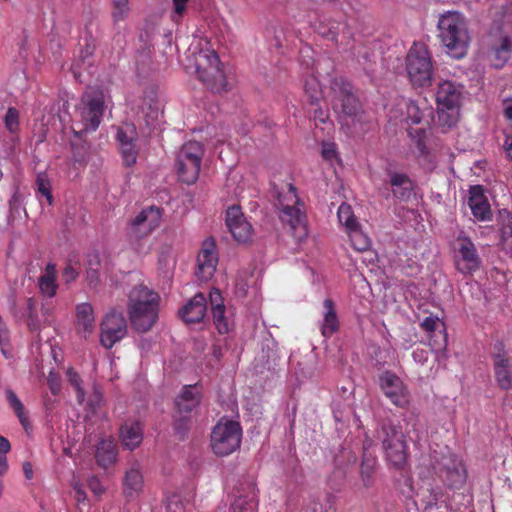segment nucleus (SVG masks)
I'll use <instances>...</instances> for the list:
<instances>
[{
  "label": "nucleus",
  "mask_w": 512,
  "mask_h": 512,
  "mask_svg": "<svg viewBox=\"0 0 512 512\" xmlns=\"http://www.w3.org/2000/svg\"><path fill=\"white\" fill-rule=\"evenodd\" d=\"M143 488V477L141 472L136 468H131L126 471L123 478V493L126 498L134 499Z\"/></svg>",
  "instance_id": "obj_27"
},
{
  "label": "nucleus",
  "mask_w": 512,
  "mask_h": 512,
  "mask_svg": "<svg viewBox=\"0 0 512 512\" xmlns=\"http://www.w3.org/2000/svg\"><path fill=\"white\" fill-rule=\"evenodd\" d=\"M188 0H173V14H172V20L174 22H179L184 13L186 12V6H187Z\"/></svg>",
  "instance_id": "obj_59"
},
{
  "label": "nucleus",
  "mask_w": 512,
  "mask_h": 512,
  "mask_svg": "<svg viewBox=\"0 0 512 512\" xmlns=\"http://www.w3.org/2000/svg\"><path fill=\"white\" fill-rule=\"evenodd\" d=\"M201 164L191 161H183L176 158L175 168L178 174L179 180L187 185L194 184L200 172Z\"/></svg>",
  "instance_id": "obj_29"
},
{
  "label": "nucleus",
  "mask_w": 512,
  "mask_h": 512,
  "mask_svg": "<svg viewBox=\"0 0 512 512\" xmlns=\"http://www.w3.org/2000/svg\"><path fill=\"white\" fill-rule=\"evenodd\" d=\"M87 131H76L73 128L74 139L70 141L72 157L75 163L85 164L88 160L90 145L82 139L83 134Z\"/></svg>",
  "instance_id": "obj_30"
},
{
  "label": "nucleus",
  "mask_w": 512,
  "mask_h": 512,
  "mask_svg": "<svg viewBox=\"0 0 512 512\" xmlns=\"http://www.w3.org/2000/svg\"><path fill=\"white\" fill-rule=\"evenodd\" d=\"M137 138L138 134L134 124H125L124 126L118 127L116 139L120 146L134 144Z\"/></svg>",
  "instance_id": "obj_38"
},
{
  "label": "nucleus",
  "mask_w": 512,
  "mask_h": 512,
  "mask_svg": "<svg viewBox=\"0 0 512 512\" xmlns=\"http://www.w3.org/2000/svg\"><path fill=\"white\" fill-rule=\"evenodd\" d=\"M86 281L90 288H97L100 285L101 259L98 252L94 251L86 255Z\"/></svg>",
  "instance_id": "obj_31"
},
{
  "label": "nucleus",
  "mask_w": 512,
  "mask_h": 512,
  "mask_svg": "<svg viewBox=\"0 0 512 512\" xmlns=\"http://www.w3.org/2000/svg\"><path fill=\"white\" fill-rule=\"evenodd\" d=\"M462 262H457V269L462 273H471L480 267L481 261L473 242L466 238L459 249Z\"/></svg>",
  "instance_id": "obj_20"
},
{
  "label": "nucleus",
  "mask_w": 512,
  "mask_h": 512,
  "mask_svg": "<svg viewBox=\"0 0 512 512\" xmlns=\"http://www.w3.org/2000/svg\"><path fill=\"white\" fill-rule=\"evenodd\" d=\"M176 407L178 409L177 415H190L191 411L197 406L192 405L190 401L176 399L175 401Z\"/></svg>",
  "instance_id": "obj_63"
},
{
  "label": "nucleus",
  "mask_w": 512,
  "mask_h": 512,
  "mask_svg": "<svg viewBox=\"0 0 512 512\" xmlns=\"http://www.w3.org/2000/svg\"><path fill=\"white\" fill-rule=\"evenodd\" d=\"M192 426V418L190 415H174L173 435L179 441L188 438Z\"/></svg>",
  "instance_id": "obj_36"
},
{
  "label": "nucleus",
  "mask_w": 512,
  "mask_h": 512,
  "mask_svg": "<svg viewBox=\"0 0 512 512\" xmlns=\"http://www.w3.org/2000/svg\"><path fill=\"white\" fill-rule=\"evenodd\" d=\"M512 365H503L494 367L495 379L502 390H508L512 387V374L510 368Z\"/></svg>",
  "instance_id": "obj_41"
},
{
  "label": "nucleus",
  "mask_w": 512,
  "mask_h": 512,
  "mask_svg": "<svg viewBox=\"0 0 512 512\" xmlns=\"http://www.w3.org/2000/svg\"><path fill=\"white\" fill-rule=\"evenodd\" d=\"M512 52V41L509 36H503L498 42L493 43L490 50V57L493 65L501 68L509 60Z\"/></svg>",
  "instance_id": "obj_25"
},
{
  "label": "nucleus",
  "mask_w": 512,
  "mask_h": 512,
  "mask_svg": "<svg viewBox=\"0 0 512 512\" xmlns=\"http://www.w3.org/2000/svg\"><path fill=\"white\" fill-rule=\"evenodd\" d=\"M172 248L170 246H163L160 249L158 264L161 269L167 268L171 262Z\"/></svg>",
  "instance_id": "obj_60"
},
{
  "label": "nucleus",
  "mask_w": 512,
  "mask_h": 512,
  "mask_svg": "<svg viewBox=\"0 0 512 512\" xmlns=\"http://www.w3.org/2000/svg\"><path fill=\"white\" fill-rule=\"evenodd\" d=\"M196 73L199 80L213 93L229 90L223 64L215 51L200 52L196 60Z\"/></svg>",
  "instance_id": "obj_5"
},
{
  "label": "nucleus",
  "mask_w": 512,
  "mask_h": 512,
  "mask_svg": "<svg viewBox=\"0 0 512 512\" xmlns=\"http://www.w3.org/2000/svg\"><path fill=\"white\" fill-rule=\"evenodd\" d=\"M112 17L115 22L123 20L129 11L128 0H112Z\"/></svg>",
  "instance_id": "obj_53"
},
{
  "label": "nucleus",
  "mask_w": 512,
  "mask_h": 512,
  "mask_svg": "<svg viewBox=\"0 0 512 512\" xmlns=\"http://www.w3.org/2000/svg\"><path fill=\"white\" fill-rule=\"evenodd\" d=\"M408 134L415 142V145H416L417 149L420 151V153L423 155L426 154L427 146H426V142H425V130L422 128L409 129Z\"/></svg>",
  "instance_id": "obj_51"
},
{
  "label": "nucleus",
  "mask_w": 512,
  "mask_h": 512,
  "mask_svg": "<svg viewBox=\"0 0 512 512\" xmlns=\"http://www.w3.org/2000/svg\"><path fill=\"white\" fill-rule=\"evenodd\" d=\"M100 343L106 349L123 339L127 334V322L121 312L110 311L103 318L100 325Z\"/></svg>",
  "instance_id": "obj_7"
},
{
  "label": "nucleus",
  "mask_w": 512,
  "mask_h": 512,
  "mask_svg": "<svg viewBox=\"0 0 512 512\" xmlns=\"http://www.w3.org/2000/svg\"><path fill=\"white\" fill-rule=\"evenodd\" d=\"M120 437L127 448L140 445L143 440V429L138 421L125 422L120 427Z\"/></svg>",
  "instance_id": "obj_26"
},
{
  "label": "nucleus",
  "mask_w": 512,
  "mask_h": 512,
  "mask_svg": "<svg viewBox=\"0 0 512 512\" xmlns=\"http://www.w3.org/2000/svg\"><path fill=\"white\" fill-rule=\"evenodd\" d=\"M347 29L346 24H341L336 20H330L327 23L320 22L316 26V31L319 35L337 43L340 32L344 33Z\"/></svg>",
  "instance_id": "obj_35"
},
{
  "label": "nucleus",
  "mask_w": 512,
  "mask_h": 512,
  "mask_svg": "<svg viewBox=\"0 0 512 512\" xmlns=\"http://www.w3.org/2000/svg\"><path fill=\"white\" fill-rule=\"evenodd\" d=\"M203 155L204 149L202 144L197 141H189L181 147L177 158L201 164Z\"/></svg>",
  "instance_id": "obj_34"
},
{
  "label": "nucleus",
  "mask_w": 512,
  "mask_h": 512,
  "mask_svg": "<svg viewBox=\"0 0 512 512\" xmlns=\"http://www.w3.org/2000/svg\"><path fill=\"white\" fill-rule=\"evenodd\" d=\"M209 301L213 316V322L220 334H227L229 332L228 320L225 316L224 299L220 291L216 288L212 289L209 293Z\"/></svg>",
  "instance_id": "obj_18"
},
{
  "label": "nucleus",
  "mask_w": 512,
  "mask_h": 512,
  "mask_svg": "<svg viewBox=\"0 0 512 512\" xmlns=\"http://www.w3.org/2000/svg\"><path fill=\"white\" fill-rule=\"evenodd\" d=\"M497 222L500 227L512 226V214L507 209L499 210Z\"/></svg>",
  "instance_id": "obj_64"
},
{
  "label": "nucleus",
  "mask_w": 512,
  "mask_h": 512,
  "mask_svg": "<svg viewBox=\"0 0 512 512\" xmlns=\"http://www.w3.org/2000/svg\"><path fill=\"white\" fill-rule=\"evenodd\" d=\"M281 218L283 221H285L287 219L293 228L296 225L300 224L302 221V215H301L300 210L293 206H286L282 210Z\"/></svg>",
  "instance_id": "obj_52"
},
{
  "label": "nucleus",
  "mask_w": 512,
  "mask_h": 512,
  "mask_svg": "<svg viewBox=\"0 0 512 512\" xmlns=\"http://www.w3.org/2000/svg\"><path fill=\"white\" fill-rule=\"evenodd\" d=\"M233 512H254V506L252 503L246 501V499L239 497L235 500L232 505Z\"/></svg>",
  "instance_id": "obj_61"
},
{
  "label": "nucleus",
  "mask_w": 512,
  "mask_h": 512,
  "mask_svg": "<svg viewBox=\"0 0 512 512\" xmlns=\"http://www.w3.org/2000/svg\"><path fill=\"white\" fill-rule=\"evenodd\" d=\"M377 470V459L370 452V450H364L361 465H360V477L363 485L366 488L372 487L375 483Z\"/></svg>",
  "instance_id": "obj_28"
},
{
  "label": "nucleus",
  "mask_w": 512,
  "mask_h": 512,
  "mask_svg": "<svg viewBox=\"0 0 512 512\" xmlns=\"http://www.w3.org/2000/svg\"><path fill=\"white\" fill-rule=\"evenodd\" d=\"M407 119L410 120L411 124H419L422 120V112L418 105L413 102L409 101L407 104Z\"/></svg>",
  "instance_id": "obj_57"
},
{
  "label": "nucleus",
  "mask_w": 512,
  "mask_h": 512,
  "mask_svg": "<svg viewBox=\"0 0 512 512\" xmlns=\"http://www.w3.org/2000/svg\"><path fill=\"white\" fill-rule=\"evenodd\" d=\"M95 459L100 468L108 469L116 462L117 450H95Z\"/></svg>",
  "instance_id": "obj_46"
},
{
  "label": "nucleus",
  "mask_w": 512,
  "mask_h": 512,
  "mask_svg": "<svg viewBox=\"0 0 512 512\" xmlns=\"http://www.w3.org/2000/svg\"><path fill=\"white\" fill-rule=\"evenodd\" d=\"M36 186L38 193L45 197L48 204L51 205L53 203V195L51 193V184L48 179V176L45 172L39 173L36 178Z\"/></svg>",
  "instance_id": "obj_47"
},
{
  "label": "nucleus",
  "mask_w": 512,
  "mask_h": 512,
  "mask_svg": "<svg viewBox=\"0 0 512 512\" xmlns=\"http://www.w3.org/2000/svg\"><path fill=\"white\" fill-rule=\"evenodd\" d=\"M195 390V385L184 386L183 391L179 395L178 399L190 401L192 405H199L201 400V394Z\"/></svg>",
  "instance_id": "obj_55"
},
{
  "label": "nucleus",
  "mask_w": 512,
  "mask_h": 512,
  "mask_svg": "<svg viewBox=\"0 0 512 512\" xmlns=\"http://www.w3.org/2000/svg\"><path fill=\"white\" fill-rule=\"evenodd\" d=\"M468 204L477 220L490 221L492 219L491 207L482 185L470 187Z\"/></svg>",
  "instance_id": "obj_13"
},
{
  "label": "nucleus",
  "mask_w": 512,
  "mask_h": 512,
  "mask_svg": "<svg viewBox=\"0 0 512 512\" xmlns=\"http://www.w3.org/2000/svg\"><path fill=\"white\" fill-rule=\"evenodd\" d=\"M407 458L406 450H386V459L395 469H405L408 463Z\"/></svg>",
  "instance_id": "obj_44"
},
{
  "label": "nucleus",
  "mask_w": 512,
  "mask_h": 512,
  "mask_svg": "<svg viewBox=\"0 0 512 512\" xmlns=\"http://www.w3.org/2000/svg\"><path fill=\"white\" fill-rule=\"evenodd\" d=\"M66 376L69 384L75 389L77 401L82 404L85 400V391L81 386L82 379L80 375L74 370V368L70 367L66 371Z\"/></svg>",
  "instance_id": "obj_45"
},
{
  "label": "nucleus",
  "mask_w": 512,
  "mask_h": 512,
  "mask_svg": "<svg viewBox=\"0 0 512 512\" xmlns=\"http://www.w3.org/2000/svg\"><path fill=\"white\" fill-rule=\"evenodd\" d=\"M21 203H22V195L17 190L14 192L11 199L9 200L10 217L15 218L17 215H19Z\"/></svg>",
  "instance_id": "obj_58"
},
{
  "label": "nucleus",
  "mask_w": 512,
  "mask_h": 512,
  "mask_svg": "<svg viewBox=\"0 0 512 512\" xmlns=\"http://www.w3.org/2000/svg\"><path fill=\"white\" fill-rule=\"evenodd\" d=\"M157 295L145 286L135 287L129 294L128 309L157 306Z\"/></svg>",
  "instance_id": "obj_24"
},
{
  "label": "nucleus",
  "mask_w": 512,
  "mask_h": 512,
  "mask_svg": "<svg viewBox=\"0 0 512 512\" xmlns=\"http://www.w3.org/2000/svg\"><path fill=\"white\" fill-rule=\"evenodd\" d=\"M304 91L308 103L312 106H318L321 98V89L318 81L315 78L306 80Z\"/></svg>",
  "instance_id": "obj_40"
},
{
  "label": "nucleus",
  "mask_w": 512,
  "mask_h": 512,
  "mask_svg": "<svg viewBox=\"0 0 512 512\" xmlns=\"http://www.w3.org/2000/svg\"><path fill=\"white\" fill-rule=\"evenodd\" d=\"M161 211L162 209L156 206L142 210L132 220L128 235L136 239L149 235L159 225Z\"/></svg>",
  "instance_id": "obj_10"
},
{
  "label": "nucleus",
  "mask_w": 512,
  "mask_h": 512,
  "mask_svg": "<svg viewBox=\"0 0 512 512\" xmlns=\"http://www.w3.org/2000/svg\"><path fill=\"white\" fill-rule=\"evenodd\" d=\"M211 445H224L226 448H240L242 427L239 422L222 418L211 432Z\"/></svg>",
  "instance_id": "obj_9"
},
{
  "label": "nucleus",
  "mask_w": 512,
  "mask_h": 512,
  "mask_svg": "<svg viewBox=\"0 0 512 512\" xmlns=\"http://www.w3.org/2000/svg\"><path fill=\"white\" fill-rule=\"evenodd\" d=\"M36 303V300L32 297L27 299V325L31 331H38L41 327V320L37 312Z\"/></svg>",
  "instance_id": "obj_42"
},
{
  "label": "nucleus",
  "mask_w": 512,
  "mask_h": 512,
  "mask_svg": "<svg viewBox=\"0 0 512 512\" xmlns=\"http://www.w3.org/2000/svg\"><path fill=\"white\" fill-rule=\"evenodd\" d=\"M120 150L125 166L130 167L136 163L138 151L135 147V143L129 146H120Z\"/></svg>",
  "instance_id": "obj_54"
},
{
  "label": "nucleus",
  "mask_w": 512,
  "mask_h": 512,
  "mask_svg": "<svg viewBox=\"0 0 512 512\" xmlns=\"http://www.w3.org/2000/svg\"><path fill=\"white\" fill-rule=\"evenodd\" d=\"M333 94L331 104L338 114L341 129L348 133L351 127L361 119L363 113L359 98L354 93L353 85L344 77H335L330 81Z\"/></svg>",
  "instance_id": "obj_1"
},
{
  "label": "nucleus",
  "mask_w": 512,
  "mask_h": 512,
  "mask_svg": "<svg viewBox=\"0 0 512 512\" xmlns=\"http://www.w3.org/2000/svg\"><path fill=\"white\" fill-rule=\"evenodd\" d=\"M338 218L351 233H355L356 235L358 234V228H360V225L356 217L351 213L350 206L342 204L338 210Z\"/></svg>",
  "instance_id": "obj_39"
},
{
  "label": "nucleus",
  "mask_w": 512,
  "mask_h": 512,
  "mask_svg": "<svg viewBox=\"0 0 512 512\" xmlns=\"http://www.w3.org/2000/svg\"><path fill=\"white\" fill-rule=\"evenodd\" d=\"M408 78L415 88L432 85L433 63L428 48L423 43H414L405 59Z\"/></svg>",
  "instance_id": "obj_3"
},
{
  "label": "nucleus",
  "mask_w": 512,
  "mask_h": 512,
  "mask_svg": "<svg viewBox=\"0 0 512 512\" xmlns=\"http://www.w3.org/2000/svg\"><path fill=\"white\" fill-rule=\"evenodd\" d=\"M207 310V301L203 293H197L178 311L179 317L187 324L203 321Z\"/></svg>",
  "instance_id": "obj_15"
},
{
  "label": "nucleus",
  "mask_w": 512,
  "mask_h": 512,
  "mask_svg": "<svg viewBox=\"0 0 512 512\" xmlns=\"http://www.w3.org/2000/svg\"><path fill=\"white\" fill-rule=\"evenodd\" d=\"M4 122L7 130L11 133H14L18 130L19 127V112L16 108L10 107L8 108Z\"/></svg>",
  "instance_id": "obj_50"
},
{
  "label": "nucleus",
  "mask_w": 512,
  "mask_h": 512,
  "mask_svg": "<svg viewBox=\"0 0 512 512\" xmlns=\"http://www.w3.org/2000/svg\"><path fill=\"white\" fill-rule=\"evenodd\" d=\"M443 477L446 486L450 489H460L467 480V469L462 459L450 458L443 467Z\"/></svg>",
  "instance_id": "obj_14"
},
{
  "label": "nucleus",
  "mask_w": 512,
  "mask_h": 512,
  "mask_svg": "<svg viewBox=\"0 0 512 512\" xmlns=\"http://www.w3.org/2000/svg\"><path fill=\"white\" fill-rule=\"evenodd\" d=\"M441 43L448 55L455 59L463 58L468 51L470 36L463 16L458 12H448L438 21Z\"/></svg>",
  "instance_id": "obj_2"
},
{
  "label": "nucleus",
  "mask_w": 512,
  "mask_h": 512,
  "mask_svg": "<svg viewBox=\"0 0 512 512\" xmlns=\"http://www.w3.org/2000/svg\"><path fill=\"white\" fill-rule=\"evenodd\" d=\"M323 323L321 333L324 337H331L339 330V319L337 316L335 304L332 299L327 298L323 303Z\"/></svg>",
  "instance_id": "obj_23"
},
{
  "label": "nucleus",
  "mask_w": 512,
  "mask_h": 512,
  "mask_svg": "<svg viewBox=\"0 0 512 512\" xmlns=\"http://www.w3.org/2000/svg\"><path fill=\"white\" fill-rule=\"evenodd\" d=\"M6 400L9 404V406L14 410L16 416L18 417L21 425L23 426L25 432L27 434L30 433L32 430V425L29 421V418L26 414L25 407L22 404L21 400L18 398V396L15 394V392L8 388L5 391Z\"/></svg>",
  "instance_id": "obj_33"
},
{
  "label": "nucleus",
  "mask_w": 512,
  "mask_h": 512,
  "mask_svg": "<svg viewBox=\"0 0 512 512\" xmlns=\"http://www.w3.org/2000/svg\"><path fill=\"white\" fill-rule=\"evenodd\" d=\"M39 288L41 292L49 297L56 294L57 284L55 277L51 274H44L39 278Z\"/></svg>",
  "instance_id": "obj_48"
},
{
  "label": "nucleus",
  "mask_w": 512,
  "mask_h": 512,
  "mask_svg": "<svg viewBox=\"0 0 512 512\" xmlns=\"http://www.w3.org/2000/svg\"><path fill=\"white\" fill-rule=\"evenodd\" d=\"M128 313L132 328L141 333L149 331L158 317L157 306L130 308Z\"/></svg>",
  "instance_id": "obj_17"
},
{
  "label": "nucleus",
  "mask_w": 512,
  "mask_h": 512,
  "mask_svg": "<svg viewBox=\"0 0 512 512\" xmlns=\"http://www.w3.org/2000/svg\"><path fill=\"white\" fill-rule=\"evenodd\" d=\"M104 108L102 90L92 89L83 93L80 107L82 130H96L101 122Z\"/></svg>",
  "instance_id": "obj_6"
},
{
  "label": "nucleus",
  "mask_w": 512,
  "mask_h": 512,
  "mask_svg": "<svg viewBox=\"0 0 512 512\" xmlns=\"http://www.w3.org/2000/svg\"><path fill=\"white\" fill-rule=\"evenodd\" d=\"M104 401L102 391L96 384L93 385V391L89 396L87 407L92 415H95Z\"/></svg>",
  "instance_id": "obj_49"
},
{
  "label": "nucleus",
  "mask_w": 512,
  "mask_h": 512,
  "mask_svg": "<svg viewBox=\"0 0 512 512\" xmlns=\"http://www.w3.org/2000/svg\"><path fill=\"white\" fill-rule=\"evenodd\" d=\"M76 330L83 337L91 334L94 330V311L90 303H81L76 306Z\"/></svg>",
  "instance_id": "obj_21"
},
{
  "label": "nucleus",
  "mask_w": 512,
  "mask_h": 512,
  "mask_svg": "<svg viewBox=\"0 0 512 512\" xmlns=\"http://www.w3.org/2000/svg\"><path fill=\"white\" fill-rule=\"evenodd\" d=\"M141 113L143 114L146 126L151 129L156 127L160 117L163 116L161 103L158 99L157 91L153 86L147 87L143 92Z\"/></svg>",
  "instance_id": "obj_12"
},
{
  "label": "nucleus",
  "mask_w": 512,
  "mask_h": 512,
  "mask_svg": "<svg viewBox=\"0 0 512 512\" xmlns=\"http://www.w3.org/2000/svg\"><path fill=\"white\" fill-rule=\"evenodd\" d=\"M438 325L439 318L433 316L426 317L420 324L423 330H425L428 333H432V335H430V342H433V340L435 339L440 341V332L443 333L444 331L446 333L445 324L443 322L441 323L442 330H439L437 333Z\"/></svg>",
  "instance_id": "obj_43"
},
{
  "label": "nucleus",
  "mask_w": 512,
  "mask_h": 512,
  "mask_svg": "<svg viewBox=\"0 0 512 512\" xmlns=\"http://www.w3.org/2000/svg\"><path fill=\"white\" fill-rule=\"evenodd\" d=\"M214 246V243H211L210 247H204L198 255V266L195 275L201 281L211 279L216 270L218 259L213 250Z\"/></svg>",
  "instance_id": "obj_19"
},
{
  "label": "nucleus",
  "mask_w": 512,
  "mask_h": 512,
  "mask_svg": "<svg viewBox=\"0 0 512 512\" xmlns=\"http://www.w3.org/2000/svg\"><path fill=\"white\" fill-rule=\"evenodd\" d=\"M226 225L233 238L239 243H246L252 235V226L245 219L240 206L233 205L226 211Z\"/></svg>",
  "instance_id": "obj_11"
},
{
  "label": "nucleus",
  "mask_w": 512,
  "mask_h": 512,
  "mask_svg": "<svg viewBox=\"0 0 512 512\" xmlns=\"http://www.w3.org/2000/svg\"><path fill=\"white\" fill-rule=\"evenodd\" d=\"M387 175L393 196L401 202H408L414 193V181L406 173L388 170Z\"/></svg>",
  "instance_id": "obj_16"
},
{
  "label": "nucleus",
  "mask_w": 512,
  "mask_h": 512,
  "mask_svg": "<svg viewBox=\"0 0 512 512\" xmlns=\"http://www.w3.org/2000/svg\"><path fill=\"white\" fill-rule=\"evenodd\" d=\"M463 99V86L452 81L439 83L436 92L438 120L449 128L456 125L459 118V108Z\"/></svg>",
  "instance_id": "obj_4"
},
{
  "label": "nucleus",
  "mask_w": 512,
  "mask_h": 512,
  "mask_svg": "<svg viewBox=\"0 0 512 512\" xmlns=\"http://www.w3.org/2000/svg\"><path fill=\"white\" fill-rule=\"evenodd\" d=\"M379 438L382 440V448H407L401 428L393 424H384L379 432Z\"/></svg>",
  "instance_id": "obj_22"
},
{
  "label": "nucleus",
  "mask_w": 512,
  "mask_h": 512,
  "mask_svg": "<svg viewBox=\"0 0 512 512\" xmlns=\"http://www.w3.org/2000/svg\"><path fill=\"white\" fill-rule=\"evenodd\" d=\"M96 49V42L95 39L90 34L85 38V46L81 49L79 60L83 63L86 61V59L93 56Z\"/></svg>",
  "instance_id": "obj_56"
},
{
  "label": "nucleus",
  "mask_w": 512,
  "mask_h": 512,
  "mask_svg": "<svg viewBox=\"0 0 512 512\" xmlns=\"http://www.w3.org/2000/svg\"><path fill=\"white\" fill-rule=\"evenodd\" d=\"M448 335L443 331L440 332V341L435 339L433 342H430V347H417L413 350L412 357L416 363L424 365L430 353L435 351L445 350L447 347Z\"/></svg>",
  "instance_id": "obj_32"
},
{
  "label": "nucleus",
  "mask_w": 512,
  "mask_h": 512,
  "mask_svg": "<svg viewBox=\"0 0 512 512\" xmlns=\"http://www.w3.org/2000/svg\"><path fill=\"white\" fill-rule=\"evenodd\" d=\"M490 356L493 359V367L512 365V360L508 355L506 346L502 340H496L491 348Z\"/></svg>",
  "instance_id": "obj_37"
},
{
  "label": "nucleus",
  "mask_w": 512,
  "mask_h": 512,
  "mask_svg": "<svg viewBox=\"0 0 512 512\" xmlns=\"http://www.w3.org/2000/svg\"><path fill=\"white\" fill-rule=\"evenodd\" d=\"M49 389L53 395H57L61 390V378L58 374L50 373L47 379Z\"/></svg>",
  "instance_id": "obj_62"
},
{
  "label": "nucleus",
  "mask_w": 512,
  "mask_h": 512,
  "mask_svg": "<svg viewBox=\"0 0 512 512\" xmlns=\"http://www.w3.org/2000/svg\"><path fill=\"white\" fill-rule=\"evenodd\" d=\"M379 387L384 395L399 408H406L410 403V393L394 372L385 370L379 375Z\"/></svg>",
  "instance_id": "obj_8"
}]
</instances>
